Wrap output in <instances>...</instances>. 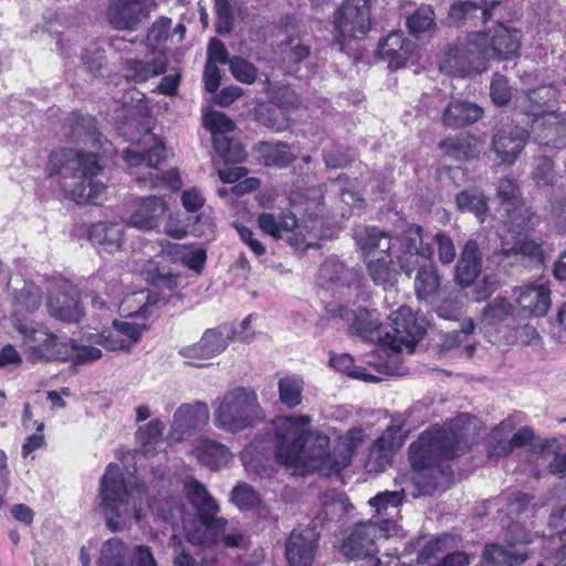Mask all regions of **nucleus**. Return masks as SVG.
I'll list each match as a JSON object with an SVG mask.
<instances>
[{"instance_id":"f257e3e1","label":"nucleus","mask_w":566,"mask_h":566,"mask_svg":"<svg viewBox=\"0 0 566 566\" xmlns=\"http://www.w3.org/2000/svg\"><path fill=\"white\" fill-rule=\"evenodd\" d=\"M146 494L143 484L128 486L122 468L109 463L101 479L98 494L108 530L116 533L129 528L134 521L142 522L149 510L172 527L180 522L185 523L186 538L190 544L213 545V537L203 514H197L198 520L185 522V506L176 497L168 495L146 504Z\"/></svg>"},{"instance_id":"f03ea898","label":"nucleus","mask_w":566,"mask_h":566,"mask_svg":"<svg viewBox=\"0 0 566 566\" xmlns=\"http://www.w3.org/2000/svg\"><path fill=\"white\" fill-rule=\"evenodd\" d=\"M474 418L462 413L443 427H431L409 447L413 496L430 495L436 490L447 489L451 470L443 460L457 457L467 446L476 429Z\"/></svg>"},{"instance_id":"7ed1b4c3","label":"nucleus","mask_w":566,"mask_h":566,"mask_svg":"<svg viewBox=\"0 0 566 566\" xmlns=\"http://www.w3.org/2000/svg\"><path fill=\"white\" fill-rule=\"evenodd\" d=\"M308 416L276 417L271 424V434L255 438L241 452V460L248 471L260 474L263 460L272 457L294 473L305 475L316 471L312 463V455L317 454L310 443L312 437H318L310 430Z\"/></svg>"},{"instance_id":"20e7f679","label":"nucleus","mask_w":566,"mask_h":566,"mask_svg":"<svg viewBox=\"0 0 566 566\" xmlns=\"http://www.w3.org/2000/svg\"><path fill=\"white\" fill-rule=\"evenodd\" d=\"M337 312V315L348 323L353 335L365 340L377 342L395 354L403 350L412 353L426 332L423 321L419 319L407 305H400L389 314L391 332L382 331L380 317L376 311L363 307L349 310L340 306Z\"/></svg>"},{"instance_id":"39448f33","label":"nucleus","mask_w":566,"mask_h":566,"mask_svg":"<svg viewBox=\"0 0 566 566\" xmlns=\"http://www.w3.org/2000/svg\"><path fill=\"white\" fill-rule=\"evenodd\" d=\"M46 169L65 180V192L77 203H96L105 192V184L96 179L103 165L95 153L61 148L50 155Z\"/></svg>"},{"instance_id":"423d86ee","label":"nucleus","mask_w":566,"mask_h":566,"mask_svg":"<svg viewBox=\"0 0 566 566\" xmlns=\"http://www.w3.org/2000/svg\"><path fill=\"white\" fill-rule=\"evenodd\" d=\"M517 187L512 179H502L499 184L497 196L502 200L506 219L503 220V229L500 233L501 253L509 258L522 255L531 260L539 261L543 256L541 244L523 237V231L528 229L532 213L526 205L516 200Z\"/></svg>"},{"instance_id":"0eeeda50","label":"nucleus","mask_w":566,"mask_h":566,"mask_svg":"<svg viewBox=\"0 0 566 566\" xmlns=\"http://www.w3.org/2000/svg\"><path fill=\"white\" fill-rule=\"evenodd\" d=\"M91 285L96 293L92 297V305L95 308L112 311L118 307L119 314L128 319H142L143 322L154 315L161 302L157 292L139 290L127 294L119 303L120 295L118 282L106 275V272H98L91 277Z\"/></svg>"},{"instance_id":"6e6552de","label":"nucleus","mask_w":566,"mask_h":566,"mask_svg":"<svg viewBox=\"0 0 566 566\" xmlns=\"http://www.w3.org/2000/svg\"><path fill=\"white\" fill-rule=\"evenodd\" d=\"M261 418L258 397L252 389L237 387L226 392L213 412L214 424L227 432H240Z\"/></svg>"},{"instance_id":"1a4fd4ad","label":"nucleus","mask_w":566,"mask_h":566,"mask_svg":"<svg viewBox=\"0 0 566 566\" xmlns=\"http://www.w3.org/2000/svg\"><path fill=\"white\" fill-rule=\"evenodd\" d=\"M311 227L306 223L298 224L296 217L289 210L275 214L261 212L256 217L259 229L274 240L289 238L290 243L297 250H307L316 245L321 239V222L307 211Z\"/></svg>"},{"instance_id":"9d476101","label":"nucleus","mask_w":566,"mask_h":566,"mask_svg":"<svg viewBox=\"0 0 566 566\" xmlns=\"http://www.w3.org/2000/svg\"><path fill=\"white\" fill-rule=\"evenodd\" d=\"M366 433L361 428H354L339 437L337 447L333 453L328 450L329 439L325 434L312 437L311 446L317 449V454L312 455L311 465L322 475H331L349 465L353 454L365 440Z\"/></svg>"},{"instance_id":"9b49d317","label":"nucleus","mask_w":566,"mask_h":566,"mask_svg":"<svg viewBox=\"0 0 566 566\" xmlns=\"http://www.w3.org/2000/svg\"><path fill=\"white\" fill-rule=\"evenodd\" d=\"M470 44L479 50L484 62L489 60H510L518 54L521 33L516 29L497 23L486 32L470 33Z\"/></svg>"},{"instance_id":"f8f14e48","label":"nucleus","mask_w":566,"mask_h":566,"mask_svg":"<svg viewBox=\"0 0 566 566\" xmlns=\"http://www.w3.org/2000/svg\"><path fill=\"white\" fill-rule=\"evenodd\" d=\"M562 98L559 90L554 85H543L528 90L517 98V107L522 113L532 116L531 130L537 143L538 133L549 126L548 115L556 113V105Z\"/></svg>"},{"instance_id":"ddd939ff","label":"nucleus","mask_w":566,"mask_h":566,"mask_svg":"<svg viewBox=\"0 0 566 566\" xmlns=\"http://www.w3.org/2000/svg\"><path fill=\"white\" fill-rule=\"evenodd\" d=\"M370 29L368 0H345L335 12L334 36L344 50L345 42L363 38Z\"/></svg>"},{"instance_id":"4468645a","label":"nucleus","mask_w":566,"mask_h":566,"mask_svg":"<svg viewBox=\"0 0 566 566\" xmlns=\"http://www.w3.org/2000/svg\"><path fill=\"white\" fill-rule=\"evenodd\" d=\"M390 526L389 520H384L381 525L371 521L356 525L342 544L343 555L348 559L375 556L378 552L377 543L388 538Z\"/></svg>"},{"instance_id":"2eb2a0df","label":"nucleus","mask_w":566,"mask_h":566,"mask_svg":"<svg viewBox=\"0 0 566 566\" xmlns=\"http://www.w3.org/2000/svg\"><path fill=\"white\" fill-rule=\"evenodd\" d=\"M399 250L396 253L400 270L410 277L423 263L432 260V248L423 243L422 229L411 224L398 238Z\"/></svg>"},{"instance_id":"dca6fc26","label":"nucleus","mask_w":566,"mask_h":566,"mask_svg":"<svg viewBox=\"0 0 566 566\" xmlns=\"http://www.w3.org/2000/svg\"><path fill=\"white\" fill-rule=\"evenodd\" d=\"M155 7L154 0H111L106 20L115 30L135 31Z\"/></svg>"},{"instance_id":"f3484780","label":"nucleus","mask_w":566,"mask_h":566,"mask_svg":"<svg viewBox=\"0 0 566 566\" xmlns=\"http://www.w3.org/2000/svg\"><path fill=\"white\" fill-rule=\"evenodd\" d=\"M440 71L452 77H467L485 70V62L479 50L467 42L460 46H451L440 61Z\"/></svg>"},{"instance_id":"a211bd4d","label":"nucleus","mask_w":566,"mask_h":566,"mask_svg":"<svg viewBox=\"0 0 566 566\" xmlns=\"http://www.w3.org/2000/svg\"><path fill=\"white\" fill-rule=\"evenodd\" d=\"M15 331L32 356L40 359H57L63 340L41 324H25L17 321Z\"/></svg>"},{"instance_id":"6ab92c4d","label":"nucleus","mask_w":566,"mask_h":566,"mask_svg":"<svg viewBox=\"0 0 566 566\" xmlns=\"http://www.w3.org/2000/svg\"><path fill=\"white\" fill-rule=\"evenodd\" d=\"M509 547L499 544L486 545L483 551L484 560L490 566H517L527 557V552L518 549V544L532 542V537L518 524H512L507 532Z\"/></svg>"},{"instance_id":"aec40b11","label":"nucleus","mask_w":566,"mask_h":566,"mask_svg":"<svg viewBox=\"0 0 566 566\" xmlns=\"http://www.w3.org/2000/svg\"><path fill=\"white\" fill-rule=\"evenodd\" d=\"M210 418L207 403H185L177 408L172 416L168 439L171 442H180L192 432L203 428Z\"/></svg>"},{"instance_id":"412c9836","label":"nucleus","mask_w":566,"mask_h":566,"mask_svg":"<svg viewBox=\"0 0 566 566\" xmlns=\"http://www.w3.org/2000/svg\"><path fill=\"white\" fill-rule=\"evenodd\" d=\"M50 315L59 321L77 323L84 315L76 290L67 282L53 289L46 301Z\"/></svg>"},{"instance_id":"4be33fe9","label":"nucleus","mask_w":566,"mask_h":566,"mask_svg":"<svg viewBox=\"0 0 566 566\" xmlns=\"http://www.w3.org/2000/svg\"><path fill=\"white\" fill-rule=\"evenodd\" d=\"M123 158L132 168L157 169L166 160V147L155 134L147 132L137 144L124 151Z\"/></svg>"},{"instance_id":"5701e85b","label":"nucleus","mask_w":566,"mask_h":566,"mask_svg":"<svg viewBox=\"0 0 566 566\" xmlns=\"http://www.w3.org/2000/svg\"><path fill=\"white\" fill-rule=\"evenodd\" d=\"M405 434L400 424H390L371 446L366 468L369 471H384L391 464L395 452L403 444Z\"/></svg>"},{"instance_id":"b1692460","label":"nucleus","mask_w":566,"mask_h":566,"mask_svg":"<svg viewBox=\"0 0 566 566\" xmlns=\"http://www.w3.org/2000/svg\"><path fill=\"white\" fill-rule=\"evenodd\" d=\"M530 132L520 126H503L493 136L492 148L502 163L512 165L526 145Z\"/></svg>"},{"instance_id":"393cba45","label":"nucleus","mask_w":566,"mask_h":566,"mask_svg":"<svg viewBox=\"0 0 566 566\" xmlns=\"http://www.w3.org/2000/svg\"><path fill=\"white\" fill-rule=\"evenodd\" d=\"M317 539L313 528L294 530L285 547L289 566H312Z\"/></svg>"},{"instance_id":"a878e982","label":"nucleus","mask_w":566,"mask_h":566,"mask_svg":"<svg viewBox=\"0 0 566 566\" xmlns=\"http://www.w3.org/2000/svg\"><path fill=\"white\" fill-rule=\"evenodd\" d=\"M167 211L166 202L156 196L143 197L136 200L128 224L142 229L151 230L160 224Z\"/></svg>"},{"instance_id":"bb28decb","label":"nucleus","mask_w":566,"mask_h":566,"mask_svg":"<svg viewBox=\"0 0 566 566\" xmlns=\"http://www.w3.org/2000/svg\"><path fill=\"white\" fill-rule=\"evenodd\" d=\"M209 524L213 544L221 543L229 548H241L247 544V534L243 526L235 521H228L224 517L213 513L206 517Z\"/></svg>"},{"instance_id":"cd10ccee","label":"nucleus","mask_w":566,"mask_h":566,"mask_svg":"<svg viewBox=\"0 0 566 566\" xmlns=\"http://www.w3.org/2000/svg\"><path fill=\"white\" fill-rule=\"evenodd\" d=\"M516 303L524 315L543 317L551 307V291L543 284L528 285L515 291Z\"/></svg>"},{"instance_id":"c85d7f7f","label":"nucleus","mask_w":566,"mask_h":566,"mask_svg":"<svg viewBox=\"0 0 566 566\" xmlns=\"http://www.w3.org/2000/svg\"><path fill=\"white\" fill-rule=\"evenodd\" d=\"M354 238L364 260L391 253L390 235L377 227H360L355 230Z\"/></svg>"},{"instance_id":"c756f323","label":"nucleus","mask_w":566,"mask_h":566,"mask_svg":"<svg viewBox=\"0 0 566 566\" xmlns=\"http://www.w3.org/2000/svg\"><path fill=\"white\" fill-rule=\"evenodd\" d=\"M356 281L357 273L334 256L325 260L317 274V284L324 290L336 291L350 286Z\"/></svg>"},{"instance_id":"7c9ffc66","label":"nucleus","mask_w":566,"mask_h":566,"mask_svg":"<svg viewBox=\"0 0 566 566\" xmlns=\"http://www.w3.org/2000/svg\"><path fill=\"white\" fill-rule=\"evenodd\" d=\"M97 334H90L81 339L63 340L57 353L60 360H70L74 364H90L102 357V350L95 346Z\"/></svg>"},{"instance_id":"2f4dec72","label":"nucleus","mask_w":566,"mask_h":566,"mask_svg":"<svg viewBox=\"0 0 566 566\" xmlns=\"http://www.w3.org/2000/svg\"><path fill=\"white\" fill-rule=\"evenodd\" d=\"M415 49V44L406 40L402 32H392L379 43L378 54L390 65L401 67L413 62Z\"/></svg>"},{"instance_id":"473e14b6","label":"nucleus","mask_w":566,"mask_h":566,"mask_svg":"<svg viewBox=\"0 0 566 566\" xmlns=\"http://www.w3.org/2000/svg\"><path fill=\"white\" fill-rule=\"evenodd\" d=\"M481 271V256L478 243L470 240L465 243L455 268V280L462 286L474 282Z\"/></svg>"},{"instance_id":"72a5a7b5","label":"nucleus","mask_w":566,"mask_h":566,"mask_svg":"<svg viewBox=\"0 0 566 566\" xmlns=\"http://www.w3.org/2000/svg\"><path fill=\"white\" fill-rule=\"evenodd\" d=\"M90 241L97 247L99 253H114L123 244V227L115 223L99 222L90 229Z\"/></svg>"},{"instance_id":"f704fd0d","label":"nucleus","mask_w":566,"mask_h":566,"mask_svg":"<svg viewBox=\"0 0 566 566\" xmlns=\"http://www.w3.org/2000/svg\"><path fill=\"white\" fill-rule=\"evenodd\" d=\"M517 422L518 416H509L492 429L486 440L489 458L506 457L511 453L510 436Z\"/></svg>"},{"instance_id":"c9c22d12","label":"nucleus","mask_w":566,"mask_h":566,"mask_svg":"<svg viewBox=\"0 0 566 566\" xmlns=\"http://www.w3.org/2000/svg\"><path fill=\"white\" fill-rule=\"evenodd\" d=\"M166 69V57L163 54H158L151 61L128 60L123 71L127 80L143 83L151 77L164 74Z\"/></svg>"},{"instance_id":"e433bc0d","label":"nucleus","mask_w":566,"mask_h":566,"mask_svg":"<svg viewBox=\"0 0 566 566\" xmlns=\"http://www.w3.org/2000/svg\"><path fill=\"white\" fill-rule=\"evenodd\" d=\"M364 261L368 275L376 285H381L385 290L395 286L398 281L399 272L394 268L391 253Z\"/></svg>"},{"instance_id":"4c0bfd02","label":"nucleus","mask_w":566,"mask_h":566,"mask_svg":"<svg viewBox=\"0 0 566 566\" xmlns=\"http://www.w3.org/2000/svg\"><path fill=\"white\" fill-rule=\"evenodd\" d=\"M193 454L211 469L226 467L232 460V453L226 446L209 439L200 440L193 449Z\"/></svg>"},{"instance_id":"58836bf2","label":"nucleus","mask_w":566,"mask_h":566,"mask_svg":"<svg viewBox=\"0 0 566 566\" xmlns=\"http://www.w3.org/2000/svg\"><path fill=\"white\" fill-rule=\"evenodd\" d=\"M184 491L188 501L196 509L197 514H203L205 517L220 512L217 501L210 495L207 489L196 479L189 478L184 482Z\"/></svg>"},{"instance_id":"ea45409f","label":"nucleus","mask_w":566,"mask_h":566,"mask_svg":"<svg viewBox=\"0 0 566 566\" xmlns=\"http://www.w3.org/2000/svg\"><path fill=\"white\" fill-rule=\"evenodd\" d=\"M482 116V109L475 104L454 101L443 112L444 125L452 128H460L464 125L476 122Z\"/></svg>"},{"instance_id":"a19ab883","label":"nucleus","mask_w":566,"mask_h":566,"mask_svg":"<svg viewBox=\"0 0 566 566\" xmlns=\"http://www.w3.org/2000/svg\"><path fill=\"white\" fill-rule=\"evenodd\" d=\"M203 125L210 130L216 149H223L227 146L224 138L232 133L235 125L226 114L217 111H209L203 114Z\"/></svg>"},{"instance_id":"79ce46f5","label":"nucleus","mask_w":566,"mask_h":566,"mask_svg":"<svg viewBox=\"0 0 566 566\" xmlns=\"http://www.w3.org/2000/svg\"><path fill=\"white\" fill-rule=\"evenodd\" d=\"M549 126L538 133L537 144L555 148L566 147V111L548 115Z\"/></svg>"},{"instance_id":"37998d69","label":"nucleus","mask_w":566,"mask_h":566,"mask_svg":"<svg viewBox=\"0 0 566 566\" xmlns=\"http://www.w3.org/2000/svg\"><path fill=\"white\" fill-rule=\"evenodd\" d=\"M504 0H464L453 3L450 8V17L453 20L471 19L478 11H481L483 21H488L491 10Z\"/></svg>"},{"instance_id":"c03bdc74","label":"nucleus","mask_w":566,"mask_h":566,"mask_svg":"<svg viewBox=\"0 0 566 566\" xmlns=\"http://www.w3.org/2000/svg\"><path fill=\"white\" fill-rule=\"evenodd\" d=\"M440 284V275L432 260L428 261V263H423L415 279L417 297L419 300H428L439 291Z\"/></svg>"},{"instance_id":"a18cd8bd","label":"nucleus","mask_w":566,"mask_h":566,"mask_svg":"<svg viewBox=\"0 0 566 566\" xmlns=\"http://www.w3.org/2000/svg\"><path fill=\"white\" fill-rule=\"evenodd\" d=\"M402 501L403 492L385 491L371 497L368 503L378 516H386L385 520H389L391 522V531L395 526L391 518L395 514H398V507L401 505ZM382 521L384 518L377 522L381 525Z\"/></svg>"},{"instance_id":"49530a36","label":"nucleus","mask_w":566,"mask_h":566,"mask_svg":"<svg viewBox=\"0 0 566 566\" xmlns=\"http://www.w3.org/2000/svg\"><path fill=\"white\" fill-rule=\"evenodd\" d=\"M233 328L228 325H221L216 328L207 329L201 336V342L211 358L226 350L232 339Z\"/></svg>"},{"instance_id":"de8ad7c7","label":"nucleus","mask_w":566,"mask_h":566,"mask_svg":"<svg viewBox=\"0 0 566 566\" xmlns=\"http://www.w3.org/2000/svg\"><path fill=\"white\" fill-rule=\"evenodd\" d=\"M230 501L240 511H251L260 509L265 511V506L261 500L259 492L250 484L245 482H239L230 493Z\"/></svg>"},{"instance_id":"09e8293b","label":"nucleus","mask_w":566,"mask_h":566,"mask_svg":"<svg viewBox=\"0 0 566 566\" xmlns=\"http://www.w3.org/2000/svg\"><path fill=\"white\" fill-rule=\"evenodd\" d=\"M258 151L266 166L284 167L293 160V155L284 143H261Z\"/></svg>"},{"instance_id":"8fccbe9b","label":"nucleus","mask_w":566,"mask_h":566,"mask_svg":"<svg viewBox=\"0 0 566 566\" xmlns=\"http://www.w3.org/2000/svg\"><path fill=\"white\" fill-rule=\"evenodd\" d=\"M457 205L461 211L472 212L483 222L486 212V201L484 195L478 189L461 191L457 196Z\"/></svg>"},{"instance_id":"3c124183","label":"nucleus","mask_w":566,"mask_h":566,"mask_svg":"<svg viewBox=\"0 0 566 566\" xmlns=\"http://www.w3.org/2000/svg\"><path fill=\"white\" fill-rule=\"evenodd\" d=\"M127 547L118 538L108 539L102 547L98 566H128Z\"/></svg>"},{"instance_id":"603ef678","label":"nucleus","mask_w":566,"mask_h":566,"mask_svg":"<svg viewBox=\"0 0 566 566\" xmlns=\"http://www.w3.org/2000/svg\"><path fill=\"white\" fill-rule=\"evenodd\" d=\"M280 400L285 406L296 407L302 401L303 380L298 376H287L279 381Z\"/></svg>"},{"instance_id":"864d4df0","label":"nucleus","mask_w":566,"mask_h":566,"mask_svg":"<svg viewBox=\"0 0 566 566\" xmlns=\"http://www.w3.org/2000/svg\"><path fill=\"white\" fill-rule=\"evenodd\" d=\"M165 423L156 418L150 420L147 424L142 426L136 431V439L143 447L144 452H148L157 443L161 442Z\"/></svg>"},{"instance_id":"5fc2aeb1","label":"nucleus","mask_w":566,"mask_h":566,"mask_svg":"<svg viewBox=\"0 0 566 566\" xmlns=\"http://www.w3.org/2000/svg\"><path fill=\"white\" fill-rule=\"evenodd\" d=\"M41 290L32 282L24 283V286L19 291L15 296V312L17 313H33L41 305Z\"/></svg>"},{"instance_id":"6e6d98bb","label":"nucleus","mask_w":566,"mask_h":566,"mask_svg":"<svg viewBox=\"0 0 566 566\" xmlns=\"http://www.w3.org/2000/svg\"><path fill=\"white\" fill-rule=\"evenodd\" d=\"M136 181L140 186L150 189L166 186L175 191L181 187V178L177 170H169L163 175L149 172L147 176L137 177Z\"/></svg>"},{"instance_id":"4d7b16f0","label":"nucleus","mask_w":566,"mask_h":566,"mask_svg":"<svg viewBox=\"0 0 566 566\" xmlns=\"http://www.w3.org/2000/svg\"><path fill=\"white\" fill-rule=\"evenodd\" d=\"M513 312L512 304L504 297H495L484 307L482 321L488 325H495L505 321Z\"/></svg>"},{"instance_id":"13d9d810","label":"nucleus","mask_w":566,"mask_h":566,"mask_svg":"<svg viewBox=\"0 0 566 566\" xmlns=\"http://www.w3.org/2000/svg\"><path fill=\"white\" fill-rule=\"evenodd\" d=\"M407 25L415 35L433 30L436 23L432 8L430 6H421L407 19Z\"/></svg>"},{"instance_id":"bf43d9fd","label":"nucleus","mask_w":566,"mask_h":566,"mask_svg":"<svg viewBox=\"0 0 566 566\" xmlns=\"http://www.w3.org/2000/svg\"><path fill=\"white\" fill-rule=\"evenodd\" d=\"M440 148L449 156L455 159H468L473 157L478 150V140H461L447 138L446 140L440 143Z\"/></svg>"},{"instance_id":"052dcab7","label":"nucleus","mask_w":566,"mask_h":566,"mask_svg":"<svg viewBox=\"0 0 566 566\" xmlns=\"http://www.w3.org/2000/svg\"><path fill=\"white\" fill-rule=\"evenodd\" d=\"M229 69L233 77L243 84H253L258 77V67L248 60L233 56L229 60Z\"/></svg>"},{"instance_id":"680f3d73","label":"nucleus","mask_w":566,"mask_h":566,"mask_svg":"<svg viewBox=\"0 0 566 566\" xmlns=\"http://www.w3.org/2000/svg\"><path fill=\"white\" fill-rule=\"evenodd\" d=\"M457 546L455 538L451 535L444 534L430 541L420 552L419 559L426 563L431 557H437L440 554H447L450 549Z\"/></svg>"},{"instance_id":"e2e57ef3","label":"nucleus","mask_w":566,"mask_h":566,"mask_svg":"<svg viewBox=\"0 0 566 566\" xmlns=\"http://www.w3.org/2000/svg\"><path fill=\"white\" fill-rule=\"evenodd\" d=\"M175 253L180 258L181 262L189 269L200 271L205 265L207 255L202 248L175 245Z\"/></svg>"},{"instance_id":"0e129e2a","label":"nucleus","mask_w":566,"mask_h":566,"mask_svg":"<svg viewBox=\"0 0 566 566\" xmlns=\"http://www.w3.org/2000/svg\"><path fill=\"white\" fill-rule=\"evenodd\" d=\"M282 52L284 54V60L291 64L286 66V72L292 73L295 71L293 64H297L305 60L310 54V49L298 39H291L282 46Z\"/></svg>"},{"instance_id":"69168bd1","label":"nucleus","mask_w":566,"mask_h":566,"mask_svg":"<svg viewBox=\"0 0 566 566\" xmlns=\"http://www.w3.org/2000/svg\"><path fill=\"white\" fill-rule=\"evenodd\" d=\"M115 333L116 323L114 321L111 328L97 334V343L108 350H129L132 348V340L134 337L130 335L129 337L122 338L120 336L115 335Z\"/></svg>"},{"instance_id":"338daca9","label":"nucleus","mask_w":566,"mask_h":566,"mask_svg":"<svg viewBox=\"0 0 566 566\" xmlns=\"http://www.w3.org/2000/svg\"><path fill=\"white\" fill-rule=\"evenodd\" d=\"M492 102L499 106L509 103L512 97V91L505 76L495 74L490 86Z\"/></svg>"},{"instance_id":"774afa93","label":"nucleus","mask_w":566,"mask_h":566,"mask_svg":"<svg viewBox=\"0 0 566 566\" xmlns=\"http://www.w3.org/2000/svg\"><path fill=\"white\" fill-rule=\"evenodd\" d=\"M533 179L538 186H549L556 180L554 164L546 157L538 158L533 171Z\"/></svg>"}]
</instances>
